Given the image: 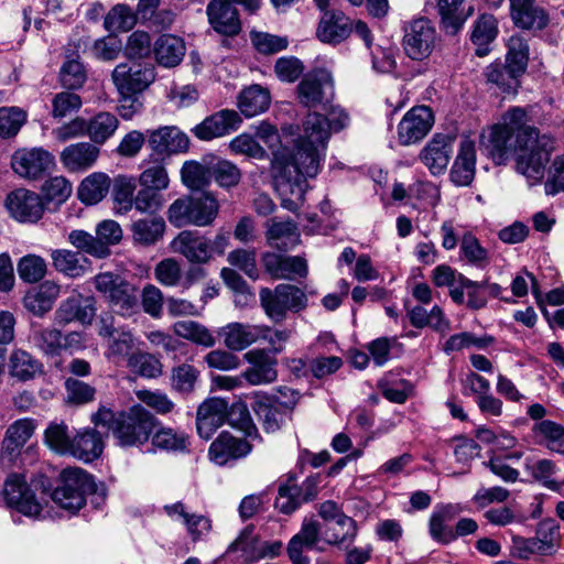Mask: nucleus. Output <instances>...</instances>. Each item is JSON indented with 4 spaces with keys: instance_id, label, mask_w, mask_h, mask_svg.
Wrapping results in <instances>:
<instances>
[{
    "instance_id": "nucleus-1",
    "label": "nucleus",
    "mask_w": 564,
    "mask_h": 564,
    "mask_svg": "<svg viewBox=\"0 0 564 564\" xmlns=\"http://www.w3.org/2000/svg\"><path fill=\"white\" fill-rule=\"evenodd\" d=\"M329 138L327 117L310 112L292 144L273 151L270 174L283 208L296 213L303 206L307 182L319 173Z\"/></svg>"
},
{
    "instance_id": "nucleus-2",
    "label": "nucleus",
    "mask_w": 564,
    "mask_h": 564,
    "mask_svg": "<svg viewBox=\"0 0 564 564\" xmlns=\"http://www.w3.org/2000/svg\"><path fill=\"white\" fill-rule=\"evenodd\" d=\"M550 134H540L529 124L527 111L520 107L509 109L501 122L481 134V145L496 164H503L511 154L520 153L517 171L528 178L540 181L555 149Z\"/></svg>"
},
{
    "instance_id": "nucleus-3",
    "label": "nucleus",
    "mask_w": 564,
    "mask_h": 564,
    "mask_svg": "<svg viewBox=\"0 0 564 564\" xmlns=\"http://www.w3.org/2000/svg\"><path fill=\"white\" fill-rule=\"evenodd\" d=\"M91 422L96 426L108 427L118 444L123 447L144 444L156 423L155 417L140 404L118 413L106 406H100L97 412L93 413Z\"/></svg>"
},
{
    "instance_id": "nucleus-4",
    "label": "nucleus",
    "mask_w": 564,
    "mask_h": 564,
    "mask_svg": "<svg viewBox=\"0 0 564 564\" xmlns=\"http://www.w3.org/2000/svg\"><path fill=\"white\" fill-rule=\"evenodd\" d=\"M219 213L217 198L204 192L196 196H183L175 199L167 208L170 224L181 228L185 226L205 227L213 224Z\"/></svg>"
},
{
    "instance_id": "nucleus-5",
    "label": "nucleus",
    "mask_w": 564,
    "mask_h": 564,
    "mask_svg": "<svg viewBox=\"0 0 564 564\" xmlns=\"http://www.w3.org/2000/svg\"><path fill=\"white\" fill-rule=\"evenodd\" d=\"M260 306L265 316L274 324L286 321L289 313H300L308 306L305 291L295 284L281 283L274 289L261 288Z\"/></svg>"
},
{
    "instance_id": "nucleus-6",
    "label": "nucleus",
    "mask_w": 564,
    "mask_h": 564,
    "mask_svg": "<svg viewBox=\"0 0 564 564\" xmlns=\"http://www.w3.org/2000/svg\"><path fill=\"white\" fill-rule=\"evenodd\" d=\"M94 285L116 314L127 318L140 313L138 289L120 275L112 272L99 273L94 276Z\"/></svg>"
},
{
    "instance_id": "nucleus-7",
    "label": "nucleus",
    "mask_w": 564,
    "mask_h": 564,
    "mask_svg": "<svg viewBox=\"0 0 564 564\" xmlns=\"http://www.w3.org/2000/svg\"><path fill=\"white\" fill-rule=\"evenodd\" d=\"M97 485L86 470L66 468L59 475V485L53 490L52 499L63 509L76 512L86 505L87 495L95 494Z\"/></svg>"
},
{
    "instance_id": "nucleus-8",
    "label": "nucleus",
    "mask_w": 564,
    "mask_h": 564,
    "mask_svg": "<svg viewBox=\"0 0 564 564\" xmlns=\"http://www.w3.org/2000/svg\"><path fill=\"white\" fill-rule=\"evenodd\" d=\"M4 505L25 517L40 518L44 503L23 474L12 473L7 476L1 491Z\"/></svg>"
},
{
    "instance_id": "nucleus-9",
    "label": "nucleus",
    "mask_w": 564,
    "mask_h": 564,
    "mask_svg": "<svg viewBox=\"0 0 564 564\" xmlns=\"http://www.w3.org/2000/svg\"><path fill=\"white\" fill-rule=\"evenodd\" d=\"M438 34L434 23L427 18H417L403 26L402 47L413 61H424L434 52Z\"/></svg>"
},
{
    "instance_id": "nucleus-10",
    "label": "nucleus",
    "mask_w": 564,
    "mask_h": 564,
    "mask_svg": "<svg viewBox=\"0 0 564 564\" xmlns=\"http://www.w3.org/2000/svg\"><path fill=\"white\" fill-rule=\"evenodd\" d=\"M96 314V299L74 291L59 303L54 312V323L59 327H65L72 323L86 326L93 323Z\"/></svg>"
},
{
    "instance_id": "nucleus-11",
    "label": "nucleus",
    "mask_w": 564,
    "mask_h": 564,
    "mask_svg": "<svg viewBox=\"0 0 564 564\" xmlns=\"http://www.w3.org/2000/svg\"><path fill=\"white\" fill-rule=\"evenodd\" d=\"M147 142L150 156L161 161L175 154L185 153L189 148L188 137L176 126H161L147 131Z\"/></svg>"
},
{
    "instance_id": "nucleus-12",
    "label": "nucleus",
    "mask_w": 564,
    "mask_h": 564,
    "mask_svg": "<svg viewBox=\"0 0 564 564\" xmlns=\"http://www.w3.org/2000/svg\"><path fill=\"white\" fill-rule=\"evenodd\" d=\"M154 67L149 64H118L111 79L119 95H137L154 80Z\"/></svg>"
},
{
    "instance_id": "nucleus-13",
    "label": "nucleus",
    "mask_w": 564,
    "mask_h": 564,
    "mask_svg": "<svg viewBox=\"0 0 564 564\" xmlns=\"http://www.w3.org/2000/svg\"><path fill=\"white\" fill-rule=\"evenodd\" d=\"M319 542H322L321 523L313 517L305 518L300 531L291 538L286 547L291 564H310L311 558L305 554V551H323L318 546Z\"/></svg>"
},
{
    "instance_id": "nucleus-14",
    "label": "nucleus",
    "mask_w": 564,
    "mask_h": 564,
    "mask_svg": "<svg viewBox=\"0 0 564 564\" xmlns=\"http://www.w3.org/2000/svg\"><path fill=\"white\" fill-rule=\"evenodd\" d=\"M6 207L12 218L29 224L39 221L45 210L42 197L25 188H18L9 193L6 198Z\"/></svg>"
},
{
    "instance_id": "nucleus-15",
    "label": "nucleus",
    "mask_w": 564,
    "mask_h": 564,
    "mask_svg": "<svg viewBox=\"0 0 564 564\" xmlns=\"http://www.w3.org/2000/svg\"><path fill=\"white\" fill-rule=\"evenodd\" d=\"M434 123V115L427 106L411 108L402 118L398 127L399 141L410 145L422 140Z\"/></svg>"
},
{
    "instance_id": "nucleus-16",
    "label": "nucleus",
    "mask_w": 564,
    "mask_h": 564,
    "mask_svg": "<svg viewBox=\"0 0 564 564\" xmlns=\"http://www.w3.org/2000/svg\"><path fill=\"white\" fill-rule=\"evenodd\" d=\"M54 164V156L42 148L22 149L11 159L13 171L22 177L36 180Z\"/></svg>"
},
{
    "instance_id": "nucleus-17",
    "label": "nucleus",
    "mask_w": 564,
    "mask_h": 564,
    "mask_svg": "<svg viewBox=\"0 0 564 564\" xmlns=\"http://www.w3.org/2000/svg\"><path fill=\"white\" fill-rule=\"evenodd\" d=\"M270 332L271 327L268 325L234 322L221 327L219 336L229 350L241 351L261 339H267Z\"/></svg>"
},
{
    "instance_id": "nucleus-18",
    "label": "nucleus",
    "mask_w": 564,
    "mask_h": 564,
    "mask_svg": "<svg viewBox=\"0 0 564 564\" xmlns=\"http://www.w3.org/2000/svg\"><path fill=\"white\" fill-rule=\"evenodd\" d=\"M297 98L308 108L329 101L334 95L332 76L326 72L306 75L297 85Z\"/></svg>"
},
{
    "instance_id": "nucleus-19",
    "label": "nucleus",
    "mask_w": 564,
    "mask_h": 564,
    "mask_svg": "<svg viewBox=\"0 0 564 564\" xmlns=\"http://www.w3.org/2000/svg\"><path fill=\"white\" fill-rule=\"evenodd\" d=\"M456 137L449 133H435L420 152L421 162L433 175L443 174L449 163Z\"/></svg>"
},
{
    "instance_id": "nucleus-20",
    "label": "nucleus",
    "mask_w": 564,
    "mask_h": 564,
    "mask_svg": "<svg viewBox=\"0 0 564 564\" xmlns=\"http://www.w3.org/2000/svg\"><path fill=\"white\" fill-rule=\"evenodd\" d=\"M208 23L224 36H236L241 31L239 12L230 0H210L206 7Z\"/></svg>"
},
{
    "instance_id": "nucleus-21",
    "label": "nucleus",
    "mask_w": 564,
    "mask_h": 564,
    "mask_svg": "<svg viewBox=\"0 0 564 564\" xmlns=\"http://www.w3.org/2000/svg\"><path fill=\"white\" fill-rule=\"evenodd\" d=\"M241 118L235 110L223 109L192 128V133L200 141H210L221 138L239 128Z\"/></svg>"
},
{
    "instance_id": "nucleus-22",
    "label": "nucleus",
    "mask_w": 564,
    "mask_h": 564,
    "mask_svg": "<svg viewBox=\"0 0 564 564\" xmlns=\"http://www.w3.org/2000/svg\"><path fill=\"white\" fill-rule=\"evenodd\" d=\"M174 252L188 262L205 264L210 261L209 239L197 230H183L171 242Z\"/></svg>"
},
{
    "instance_id": "nucleus-23",
    "label": "nucleus",
    "mask_w": 564,
    "mask_h": 564,
    "mask_svg": "<svg viewBox=\"0 0 564 564\" xmlns=\"http://www.w3.org/2000/svg\"><path fill=\"white\" fill-rule=\"evenodd\" d=\"M352 33V21L340 10L325 11L316 28V37L325 44L338 45Z\"/></svg>"
},
{
    "instance_id": "nucleus-24",
    "label": "nucleus",
    "mask_w": 564,
    "mask_h": 564,
    "mask_svg": "<svg viewBox=\"0 0 564 564\" xmlns=\"http://www.w3.org/2000/svg\"><path fill=\"white\" fill-rule=\"evenodd\" d=\"M243 359L250 364L241 377L252 386L269 384L276 380V360L264 349H251L243 355Z\"/></svg>"
},
{
    "instance_id": "nucleus-25",
    "label": "nucleus",
    "mask_w": 564,
    "mask_h": 564,
    "mask_svg": "<svg viewBox=\"0 0 564 564\" xmlns=\"http://www.w3.org/2000/svg\"><path fill=\"white\" fill-rule=\"evenodd\" d=\"M100 149L90 141L72 143L63 149L61 163L70 173H84L96 164Z\"/></svg>"
},
{
    "instance_id": "nucleus-26",
    "label": "nucleus",
    "mask_w": 564,
    "mask_h": 564,
    "mask_svg": "<svg viewBox=\"0 0 564 564\" xmlns=\"http://www.w3.org/2000/svg\"><path fill=\"white\" fill-rule=\"evenodd\" d=\"M227 401L221 398H209L197 409L196 429L198 435L209 440L226 422Z\"/></svg>"
},
{
    "instance_id": "nucleus-27",
    "label": "nucleus",
    "mask_w": 564,
    "mask_h": 564,
    "mask_svg": "<svg viewBox=\"0 0 564 564\" xmlns=\"http://www.w3.org/2000/svg\"><path fill=\"white\" fill-rule=\"evenodd\" d=\"M265 271L276 280H294L306 278L308 273L307 262L300 256H280L265 253L262 259Z\"/></svg>"
},
{
    "instance_id": "nucleus-28",
    "label": "nucleus",
    "mask_w": 564,
    "mask_h": 564,
    "mask_svg": "<svg viewBox=\"0 0 564 564\" xmlns=\"http://www.w3.org/2000/svg\"><path fill=\"white\" fill-rule=\"evenodd\" d=\"M252 445L241 438L234 437L223 432L209 446V457L217 465H225L231 459H239L247 456Z\"/></svg>"
},
{
    "instance_id": "nucleus-29",
    "label": "nucleus",
    "mask_w": 564,
    "mask_h": 564,
    "mask_svg": "<svg viewBox=\"0 0 564 564\" xmlns=\"http://www.w3.org/2000/svg\"><path fill=\"white\" fill-rule=\"evenodd\" d=\"M101 434L91 427L78 430L72 437L69 455L90 463L97 459L104 451Z\"/></svg>"
},
{
    "instance_id": "nucleus-30",
    "label": "nucleus",
    "mask_w": 564,
    "mask_h": 564,
    "mask_svg": "<svg viewBox=\"0 0 564 564\" xmlns=\"http://www.w3.org/2000/svg\"><path fill=\"white\" fill-rule=\"evenodd\" d=\"M476 147L471 140L460 142L458 154L451 169L449 177L456 186H468L475 177Z\"/></svg>"
},
{
    "instance_id": "nucleus-31",
    "label": "nucleus",
    "mask_w": 564,
    "mask_h": 564,
    "mask_svg": "<svg viewBox=\"0 0 564 564\" xmlns=\"http://www.w3.org/2000/svg\"><path fill=\"white\" fill-rule=\"evenodd\" d=\"M59 291V285L55 282L44 281L25 293L23 305L33 315L42 317L52 310Z\"/></svg>"
},
{
    "instance_id": "nucleus-32",
    "label": "nucleus",
    "mask_w": 564,
    "mask_h": 564,
    "mask_svg": "<svg viewBox=\"0 0 564 564\" xmlns=\"http://www.w3.org/2000/svg\"><path fill=\"white\" fill-rule=\"evenodd\" d=\"M441 28L447 35H456L473 14V8L464 6V0H437Z\"/></svg>"
},
{
    "instance_id": "nucleus-33",
    "label": "nucleus",
    "mask_w": 564,
    "mask_h": 564,
    "mask_svg": "<svg viewBox=\"0 0 564 564\" xmlns=\"http://www.w3.org/2000/svg\"><path fill=\"white\" fill-rule=\"evenodd\" d=\"M486 83L496 88L500 94L514 96L520 87V75L512 72L507 64L495 62L485 68Z\"/></svg>"
},
{
    "instance_id": "nucleus-34",
    "label": "nucleus",
    "mask_w": 564,
    "mask_h": 564,
    "mask_svg": "<svg viewBox=\"0 0 564 564\" xmlns=\"http://www.w3.org/2000/svg\"><path fill=\"white\" fill-rule=\"evenodd\" d=\"M184 41L172 34H162L153 46L155 59L159 65L164 67L177 66L185 55Z\"/></svg>"
},
{
    "instance_id": "nucleus-35",
    "label": "nucleus",
    "mask_w": 564,
    "mask_h": 564,
    "mask_svg": "<svg viewBox=\"0 0 564 564\" xmlns=\"http://www.w3.org/2000/svg\"><path fill=\"white\" fill-rule=\"evenodd\" d=\"M182 183L189 189H202L212 183V155L200 161H185L181 167Z\"/></svg>"
},
{
    "instance_id": "nucleus-36",
    "label": "nucleus",
    "mask_w": 564,
    "mask_h": 564,
    "mask_svg": "<svg viewBox=\"0 0 564 564\" xmlns=\"http://www.w3.org/2000/svg\"><path fill=\"white\" fill-rule=\"evenodd\" d=\"M510 17L517 28L528 31H542L550 23L547 12L536 6L535 1L510 11Z\"/></svg>"
},
{
    "instance_id": "nucleus-37",
    "label": "nucleus",
    "mask_w": 564,
    "mask_h": 564,
    "mask_svg": "<svg viewBox=\"0 0 564 564\" xmlns=\"http://www.w3.org/2000/svg\"><path fill=\"white\" fill-rule=\"evenodd\" d=\"M356 535V521L348 516L339 517L334 522L325 523L324 529L321 527L322 541L330 545L348 546L354 542Z\"/></svg>"
},
{
    "instance_id": "nucleus-38",
    "label": "nucleus",
    "mask_w": 564,
    "mask_h": 564,
    "mask_svg": "<svg viewBox=\"0 0 564 564\" xmlns=\"http://www.w3.org/2000/svg\"><path fill=\"white\" fill-rule=\"evenodd\" d=\"M267 239L271 247L279 250H289L300 242L297 226L292 220L268 223Z\"/></svg>"
},
{
    "instance_id": "nucleus-39",
    "label": "nucleus",
    "mask_w": 564,
    "mask_h": 564,
    "mask_svg": "<svg viewBox=\"0 0 564 564\" xmlns=\"http://www.w3.org/2000/svg\"><path fill=\"white\" fill-rule=\"evenodd\" d=\"M110 185L111 180L106 173L95 172L82 181L77 196L82 203L95 205L107 196Z\"/></svg>"
},
{
    "instance_id": "nucleus-40",
    "label": "nucleus",
    "mask_w": 564,
    "mask_h": 564,
    "mask_svg": "<svg viewBox=\"0 0 564 564\" xmlns=\"http://www.w3.org/2000/svg\"><path fill=\"white\" fill-rule=\"evenodd\" d=\"M252 409L267 433L279 431L285 421V411L273 402L272 397H258Z\"/></svg>"
},
{
    "instance_id": "nucleus-41",
    "label": "nucleus",
    "mask_w": 564,
    "mask_h": 564,
    "mask_svg": "<svg viewBox=\"0 0 564 564\" xmlns=\"http://www.w3.org/2000/svg\"><path fill=\"white\" fill-rule=\"evenodd\" d=\"M498 34V23L494 15L481 14L475 21L470 34L471 42L477 46L475 53L479 57L488 55L490 52L489 44Z\"/></svg>"
},
{
    "instance_id": "nucleus-42",
    "label": "nucleus",
    "mask_w": 564,
    "mask_h": 564,
    "mask_svg": "<svg viewBox=\"0 0 564 564\" xmlns=\"http://www.w3.org/2000/svg\"><path fill=\"white\" fill-rule=\"evenodd\" d=\"M524 467L528 474L545 488L552 491H560L564 487V481H557L553 478L558 470L553 460L546 458H527Z\"/></svg>"
},
{
    "instance_id": "nucleus-43",
    "label": "nucleus",
    "mask_w": 564,
    "mask_h": 564,
    "mask_svg": "<svg viewBox=\"0 0 564 564\" xmlns=\"http://www.w3.org/2000/svg\"><path fill=\"white\" fill-rule=\"evenodd\" d=\"M304 502L306 501L299 489L295 476L290 475L284 481L280 482L278 497L274 501V507L279 512L283 514H291Z\"/></svg>"
},
{
    "instance_id": "nucleus-44",
    "label": "nucleus",
    "mask_w": 564,
    "mask_h": 564,
    "mask_svg": "<svg viewBox=\"0 0 564 564\" xmlns=\"http://www.w3.org/2000/svg\"><path fill=\"white\" fill-rule=\"evenodd\" d=\"M119 128L118 118L108 111H100L88 120V137L90 142L98 144L106 143L112 138Z\"/></svg>"
},
{
    "instance_id": "nucleus-45",
    "label": "nucleus",
    "mask_w": 564,
    "mask_h": 564,
    "mask_svg": "<svg viewBox=\"0 0 564 564\" xmlns=\"http://www.w3.org/2000/svg\"><path fill=\"white\" fill-rule=\"evenodd\" d=\"M131 230L134 242L152 246L162 239L165 221L162 217L138 219L132 224Z\"/></svg>"
},
{
    "instance_id": "nucleus-46",
    "label": "nucleus",
    "mask_w": 564,
    "mask_h": 564,
    "mask_svg": "<svg viewBox=\"0 0 564 564\" xmlns=\"http://www.w3.org/2000/svg\"><path fill=\"white\" fill-rule=\"evenodd\" d=\"M239 109L248 118L264 112L270 105V95L260 85H252L240 94Z\"/></svg>"
},
{
    "instance_id": "nucleus-47",
    "label": "nucleus",
    "mask_w": 564,
    "mask_h": 564,
    "mask_svg": "<svg viewBox=\"0 0 564 564\" xmlns=\"http://www.w3.org/2000/svg\"><path fill=\"white\" fill-rule=\"evenodd\" d=\"M137 184L132 176L118 175L113 181L112 199L117 214H127L134 207Z\"/></svg>"
},
{
    "instance_id": "nucleus-48",
    "label": "nucleus",
    "mask_w": 564,
    "mask_h": 564,
    "mask_svg": "<svg viewBox=\"0 0 564 564\" xmlns=\"http://www.w3.org/2000/svg\"><path fill=\"white\" fill-rule=\"evenodd\" d=\"M455 513V508L451 505L442 506L434 510L429 523L430 534L434 540L444 544L455 540L453 530L445 525V522L451 521Z\"/></svg>"
},
{
    "instance_id": "nucleus-49",
    "label": "nucleus",
    "mask_w": 564,
    "mask_h": 564,
    "mask_svg": "<svg viewBox=\"0 0 564 564\" xmlns=\"http://www.w3.org/2000/svg\"><path fill=\"white\" fill-rule=\"evenodd\" d=\"M175 335L204 347H213L216 338L203 324L195 321H178L173 325Z\"/></svg>"
},
{
    "instance_id": "nucleus-50",
    "label": "nucleus",
    "mask_w": 564,
    "mask_h": 564,
    "mask_svg": "<svg viewBox=\"0 0 564 564\" xmlns=\"http://www.w3.org/2000/svg\"><path fill=\"white\" fill-rule=\"evenodd\" d=\"M226 422L232 427L241 431L250 440H260L258 429L252 422L247 405L242 402H236L229 406L227 403Z\"/></svg>"
},
{
    "instance_id": "nucleus-51",
    "label": "nucleus",
    "mask_w": 564,
    "mask_h": 564,
    "mask_svg": "<svg viewBox=\"0 0 564 564\" xmlns=\"http://www.w3.org/2000/svg\"><path fill=\"white\" fill-rule=\"evenodd\" d=\"M9 368L12 377L26 381L41 372V364L28 351L15 349L9 359Z\"/></svg>"
},
{
    "instance_id": "nucleus-52",
    "label": "nucleus",
    "mask_w": 564,
    "mask_h": 564,
    "mask_svg": "<svg viewBox=\"0 0 564 564\" xmlns=\"http://www.w3.org/2000/svg\"><path fill=\"white\" fill-rule=\"evenodd\" d=\"M536 436L542 437L545 446L555 453L564 454V427L550 420H543L535 423L532 427Z\"/></svg>"
},
{
    "instance_id": "nucleus-53",
    "label": "nucleus",
    "mask_w": 564,
    "mask_h": 564,
    "mask_svg": "<svg viewBox=\"0 0 564 564\" xmlns=\"http://www.w3.org/2000/svg\"><path fill=\"white\" fill-rule=\"evenodd\" d=\"M35 422L32 419H22L11 424L3 440V446L7 452L13 453L21 448L33 435Z\"/></svg>"
},
{
    "instance_id": "nucleus-54",
    "label": "nucleus",
    "mask_w": 564,
    "mask_h": 564,
    "mask_svg": "<svg viewBox=\"0 0 564 564\" xmlns=\"http://www.w3.org/2000/svg\"><path fill=\"white\" fill-rule=\"evenodd\" d=\"M68 242L80 252H85L91 257L104 259L110 254V249H106L98 240L97 236L75 229L68 234Z\"/></svg>"
},
{
    "instance_id": "nucleus-55",
    "label": "nucleus",
    "mask_w": 564,
    "mask_h": 564,
    "mask_svg": "<svg viewBox=\"0 0 564 564\" xmlns=\"http://www.w3.org/2000/svg\"><path fill=\"white\" fill-rule=\"evenodd\" d=\"M140 187L163 192L170 186L169 172L163 161L149 164L138 176Z\"/></svg>"
},
{
    "instance_id": "nucleus-56",
    "label": "nucleus",
    "mask_w": 564,
    "mask_h": 564,
    "mask_svg": "<svg viewBox=\"0 0 564 564\" xmlns=\"http://www.w3.org/2000/svg\"><path fill=\"white\" fill-rule=\"evenodd\" d=\"M220 187L230 188L240 183L241 171L232 162L212 155V181Z\"/></svg>"
},
{
    "instance_id": "nucleus-57",
    "label": "nucleus",
    "mask_w": 564,
    "mask_h": 564,
    "mask_svg": "<svg viewBox=\"0 0 564 564\" xmlns=\"http://www.w3.org/2000/svg\"><path fill=\"white\" fill-rule=\"evenodd\" d=\"M506 63L512 72L523 75L529 62V44L521 35H512L507 43Z\"/></svg>"
},
{
    "instance_id": "nucleus-58",
    "label": "nucleus",
    "mask_w": 564,
    "mask_h": 564,
    "mask_svg": "<svg viewBox=\"0 0 564 564\" xmlns=\"http://www.w3.org/2000/svg\"><path fill=\"white\" fill-rule=\"evenodd\" d=\"M127 366L132 372L144 378H158L163 372V366L160 359L144 351H135L129 356Z\"/></svg>"
},
{
    "instance_id": "nucleus-59",
    "label": "nucleus",
    "mask_w": 564,
    "mask_h": 564,
    "mask_svg": "<svg viewBox=\"0 0 564 564\" xmlns=\"http://www.w3.org/2000/svg\"><path fill=\"white\" fill-rule=\"evenodd\" d=\"M53 267L69 278H79L85 274L86 268L80 263L78 252L57 249L51 253Z\"/></svg>"
},
{
    "instance_id": "nucleus-60",
    "label": "nucleus",
    "mask_w": 564,
    "mask_h": 564,
    "mask_svg": "<svg viewBox=\"0 0 564 564\" xmlns=\"http://www.w3.org/2000/svg\"><path fill=\"white\" fill-rule=\"evenodd\" d=\"M72 437L67 424L63 421L51 422L44 432L45 444L61 455H69Z\"/></svg>"
},
{
    "instance_id": "nucleus-61",
    "label": "nucleus",
    "mask_w": 564,
    "mask_h": 564,
    "mask_svg": "<svg viewBox=\"0 0 564 564\" xmlns=\"http://www.w3.org/2000/svg\"><path fill=\"white\" fill-rule=\"evenodd\" d=\"M78 58L77 54H67L66 61L61 67L59 80L67 89L80 88L86 82V72Z\"/></svg>"
},
{
    "instance_id": "nucleus-62",
    "label": "nucleus",
    "mask_w": 564,
    "mask_h": 564,
    "mask_svg": "<svg viewBox=\"0 0 564 564\" xmlns=\"http://www.w3.org/2000/svg\"><path fill=\"white\" fill-rule=\"evenodd\" d=\"M137 23V13L127 4H116L105 17L104 26L110 32L130 31Z\"/></svg>"
},
{
    "instance_id": "nucleus-63",
    "label": "nucleus",
    "mask_w": 564,
    "mask_h": 564,
    "mask_svg": "<svg viewBox=\"0 0 564 564\" xmlns=\"http://www.w3.org/2000/svg\"><path fill=\"white\" fill-rule=\"evenodd\" d=\"M63 334L57 328L34 330L32 341L36 348L47 356H58L62 352Z\"/></svg>"
},
{
    "instance_id": "nucleus-64",
    "label": "nucleus",
    "mask_w": 564,
    "mask_h": 564,
    "mask_svg": "<svg viewBox=\"0 0 564 564\" xmlns=\"http://www.w3.org/2000/svg\"><path fill=\"white\" fill-rule=\"evenodd\" d=\"M83 101L79 95L72 91L55 94L52 98L51 115L54 119L62 120L79 111Z\"/></svg>"
}]
</instances>
